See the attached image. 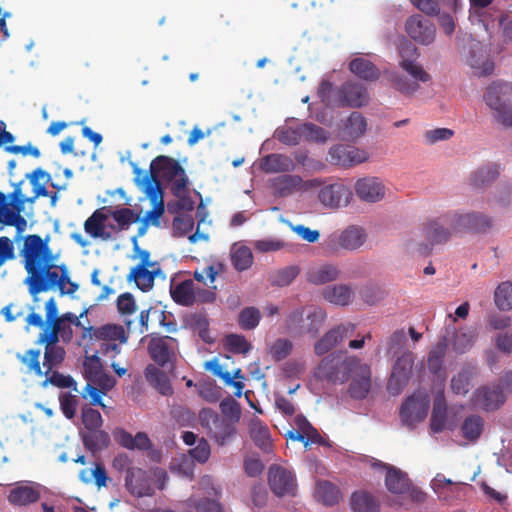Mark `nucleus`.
Returning <instances> with one entry per match:
<instances>
[{
    "label": "nucleus",
    "instance_id": "obj_1",
    "mask_svg": "<svg viewBox=\"0 0 512 512\" xmlns=\"http://www.w3.org/2000/svg\"><path fill=\"white\" fill-rule=\"evenodd\" d=\"M27 272L24 284L29 294L37 300L40 293L59 290L61 295H73L79 285L70 279L66 264H57L56 256L49 247V237L43 239L38 234L23 237L19 252Z\"/></svg>",
    "mask_w": 512,
    "mask_h": 512
},
{
    "label": "nucleus",
    "instance_id": "obj_2",
    "mask_svg": "<svg viewBox=\"0 0 512 512\" xmlns=\"http://www.w3.org/2000/svg\"><path fill=\"white\" fill-rule=\"evenodd\" d=\"M26 178L30 180L33 186V196L26 197L22 192L21 186L24 180L13 183L14 190L6 195L0 191V225L13 226L16 229L14 241H19L22 233L27 228V220L22 216L26 203H33L40 196H48L49 192L45 185L50 181L49 173L41 168L35 169L27 174Z\"/></svg>",
    "mask_w": 512,
    "mask_h": 512
},
{
    "label": "nucleus",
    "instance_id": "obj_3",
    "mask_svg": "<svg viewBox=\"0 0 512 512\" xmlns=\"http://www.w3.org/2000/svg\"><path fill=\"white\" fill-rule=\"evenodd\" d=\"M357 356L346 351L333 352L324 357L316 368L315 376L332 383H344L362 366Z\"/></svg>",
    "mask_w": 512,
    "mask_h": 512
},
{
    "label": "nucleus",
    "instance_id": "obj_4",
    "mask_svg": "<svg viewBox=\"0 0 512 512\" xmlns=\"http://www.w3.org/2000/svg\"><path fill=\"white\" fill-rule=\"evenodd\" d=\"M326 320L325 311L314 305L292 311L286 319L287 330L296 335H309L315 338Z\"/></svg>",
    "mask_w": 512,
    "mask_h": 512
},
{
    "label": "nucleus",
    "instance_id": "obj_5",
    "mask_svg": "<svg viewBox=\"0 0 512 512\" xmlns=\"http://www.w3.org/2000/svg\"><path fill=\"white\" fill-rule=\"evenodd\" d=\"M184 171L177 160L165 155H159L152 160L149 173H144L139 167L134 166L135 182L141 186H149L153 180L160 184L159 177L172 181L177 176L183 175Z\"/></svg>",
    "mask_w": 512,
    "mask_h": 512
},
{
    "label": "nucleus",
    "instance_id": "obj_6",
    "mask_svg": "<svg viewBox=\"0 0 512 512\" xmlns=\"http://www.w3.org/2000/svg\"><path fill=\"white\" fill-rule=\"evenodd\" d=\"M512 84L494 82L484 95L488 107L494 111L498 122L504 126L512 127Z\"/></svg>",
    "mask_w": 512,
    "mask_h": 512
},
{
    "label": "nucleus",
    "instance_id": "obj_7",
    "mask_svg": "<svg viewBox=\"0 0 512 512\" xmlns=\"http://www.w3.org/2000/svg\"><path fill=\"white\" fill-rule=\"evenodd\" d=\"M443 220L454 232L485 233L493 226V219L481 212H449L445 214Z\"/></svg>",
    "mask_w": 512,
    "mask_h": 512
},
{
    "label": "nucleus",
    "instance_id": "obj_8",
    "mask_svg": "<svg viewBox=\"0 0 512 512\" xmlns=\"http://www.w3.org/2000/svg\"><path fill=\"white\" fill-rule=\"evenodd\" d=\"M202 427L208 430V434L217 444L225 445L236 434V425L229 420L221 419L220 416L210 408H204L199 413Z\"/></svg>",
    "mask_w": 512,
    "mask_h": 512
},
{
    "label": "nucleus",
    "instance_id": "obj_9",
    "mask_svg": "<svg viewBox=\"0 0 512 512\" xmlns=\"http://www.w3.org/2000/svg\"><path fill=\"white\" fill-rule=\"evenodd\" d=\"M430 407L428 396L421 394H413L406 398L400 408V419L404 426L413 430L416 425L422 422Z\"/></svg>",
    "mask_w": 512,
    "mask_h": 512
},
{
    "label": "nucleus",
    "instance_id": "obj_10",
    "mask_svg": "<svg viewBox=\"0 0 512 512\" xmlns=\"http://www.w3.org/2000/svg\"><path fill=\"white\" fill-rule=\"evenodd\" d=\"M395 357L396 361L387 383V390L393 396L399 395L408 384L414 363L412 351L404 352Z\"/></svg>",
    "mask_w": 512,
    "mask_h": 512
},
{
    "label": "nucleus",
    "instance_id": "obj_11",
    "mask_svg": "<svg viewBox=\"0 0 512 512\" xmlns=\"http://www.w3.org/2000/svg\"><path fill=\"white\" fill-rule=\"evenodd\" d=\"M334 102L340 107L360 108L368 104L369 94L361 83L346 81L335 91Z\"/></svg>",
    "mask_w": 512,
    "mask_h": 512
},
{
    "label": "nucleus",
    "instance_id": "obj_12",
    "mask_svg": "<svg viewBox=\"0 0 512 512\" xmlns=\"http://www.w3.org/2000/svg\"><path fill=\"white\" fill-rule=\"evenodd\" d=\"M398 52L400 57L399 67L404 72L409 76L420 79L423 83L430 81V74L417 62L420 54L418 48L411 41H402L399 45Z\"/></svg>",
    "mask_w": 512,
    "mask_h": 512
},
{
    "label": "nucleus",
    "instance_id": "obj_13",
    "mask_svg": "<svg viewBox=\"0 0 512 512\" xmlns=\"http://www.w3.org/2000/svg\"><path fill=\"white\" fill-rule=\"evenodd\" d=\"M268 484L276 496L296 495L297 483L294 473L280 465L273 464L269 467Z\"/></svg>",
    "mask_w": 512,
    "mask_h": 512
},
{
    "label": "nucleus",
    "instance_id": "obj_14",
    "mask_svg": "<svg viewBox=\"0 0 512 512\" xmlns=\"http://www.w3.org/2000/svg\"><path fill=\"white\" fill-rule=\"evenodd\" d=\"M178 342L170 336L152 334L148 343L150 358L159 366L164 367L175 356Z\"/></svg>",
    "mask_w": 512,
    "mask_h": 512
},
{
    "label": "nucleus",
    "instance_id": "obj_15",
    "mask_svg": "<svg viewBox=\"0 0 512 512\" xmlns=\"http://www.w3.org/2000/svg\"><path fill=\"white\" fill-rule=\"evenodd\" d=\"M506 402L505 395L495 384L479 386L472 394L474 407L491 412L499 409Z\"/></svg>",
    "mask_w": 512,
    "mask_h": 512
},
{
    "label": "nucleus",
    "instance_id": "obj_16",
    "mask_svg": "<svg viewBox=\"0 0 512 512\" xmlns=\"http://www.w3.org/2000/svg\"><path fill=\"white\" fill-rule=\"evenodd\" d=\"M353 323H341L327 331L314 345L315 354L322 356L340 344L345 338L355 333Z\"/></svg>",
    "mask_w": 512,
    "mask_h": 512
},
{
    "label": "nucleus",
    "instance_id": "obj_17",
    "mask_svg": "<svg viewBox=\"0 0 512 512\" xmlns=\"http://www.w3.org/2000/svg\"><path fill=\"white\" fill-rule=\"evenodd\" d=\"M405 30L411 39L422 45L431 44L436 35L434 24L419 14L412 15L406 20Z\"/></svg>",
    "mask_w": 512,
    "mask_h": 512
},
{
    "label": "nucleus",
    "instance_id": "obj_18",
    "mask_svg": "<svg viewBox=\"0 0 512 512\" xmlns=\"http://www.w3.org/2000/svg\"><path fill=\"white\" fill-rule=\"evenodd\" d=\"M319 185L318 180L304 181L299 175L285 174L272 182L274 192L279 197H288L296 192L307 191Z\"/></svg>",
    "mask_w": 512,
    "mask_h": 512
},
{
    "label": "nucleus",
    "instance_id": "obj_19",
    "mask_svg": "<svg viewBox=\"0 0 512 512\" xmlns=\"http://www.w3.org/2000/svg\"><path fill=\"white\" fill-rule=\"evenodd\" d=\"M125 486L127 490L136 497L151 496L154 493L148 473L139 467L127 469Z\"/></svg>",
    "mask_w": 512,
    "mask_h": 512
},
{
    "label": "nucleus",
    "instance_id": "obj_20",
    "mask_svg": "<svg viewBox=\"0 0 512 512\" xmlns=\"http://www.w3.org/2000/svg\"><path fill=\"white\" fill-rule=\"evenodd\" d=\"M330 163L338 166L348 167L363 163L367 160V153L349 145H335L329 150Z\"/></svg>",
    "mask_w": 512,
    "mask_h": 512
},
{
    "label": "nucleus",
    "instance_id": "obj_21",
    "mask_svg": "<svg viewBox=\"0 0 512 512\" xmlns=\"http://www.w3.org/2000/svg\"><path fill=\"white\" fill-rule=\"evenodd\" d=\"M142 187L151 204L153 205V208L146 213L143 222L145 224L151 222V224L154 226H159V219L165 211L163 199L164 194L161 188V184H158L155 180H153L149 186Z\"/></svg>",
    "mask_w": 512,
    "mask_h": 512
},
{
    "label": "nucleus",
    "instance_id": "obj_22",
    "mask_svg": "<svg viewBox=\"0 0 512 512\" xmlns=\"http://www.w3.org/2000/svg\"><path fill=\"white\" fill-rule=\"evenodd\" d=\"M352 193L342 183H334L323 187L318 195L319 201L326 207L338 208L347 205Z\"/></svg>",
    "mask_w": 512,
    "mask_h": 512
},
{
    "label": "nucleus",
    "instance_id": "obj_23",
    "mask_svg": "<svg viewBox=\"0 0 512 512\" xmlns=\"http://www.w3.org/2000/svg\"><path fill=\"white\" fill-rule=\"evenodd\" d=\"M357 196L366 202L380 201L385 195V187L378 178L367 177L359 179L355 185Z\"/></svg>",
    "mask_w": 512,
    "mask_h": 512
},
{
    "label": "nucleus",
    "instance_id": "obj_24",
    "mask_svg": "<svg viewBox=\"0 0 512 512\" xmlns=\"http://www.w3.org/2000/svg\"><path fill=\"white\" fill-rule=\"evenodd\" d=\"M115 441L128 450L147 451L152 448V442L145 432H138L135 436L125 429L118 428L113 433Z\"/></svg>",
    "mask_w": 512,
    "mask_h": 512
},
{
    "label": "nucleus",
    "instance_id": "obj_25",
    "mask_svg": "<svg viewBox=\"0 0 512 512\" xmlns=\"http://www.w3.org/2000/svg\"><path fill=\"white\" fill-rule=\"evenodd\" d=\"M40 498L37 486L28 483H17L9 492L8 501L12 505L26 506L35 503Z\"/></svg>",
    "mask_w": 512,
    "mask_h": 512
},
{
    "label": "nucleus",
    "instance_id": "obj_26",
    "mask_svg": "<svg viewBox=\"0 0 512 512\" xmlns=\"http://www.w3.org/2000/svg\"><path fill=\"white\" fill-rule=\"evenodd\" d=\"M371 387V371L367 364H363L355 373L349 385V394L353 399H364Z\"/></svg>",
    "mask_w": 512,
    "mask_h": 512
},
{
    "label": "nucleus",
    "instance_id": "obj_27",
    "mask_svg": "<svg viewBox=\"0 0 512 512\" xmlns=\"http://www.w3.org/2000/svg\"><path fill=\"white\" fill-rule=\"evenodd\" d=\"M478 367L471 363H466L461 370L452 377L451 389L457 395H466L470 388L472 380L478 375Z\"/></svg>",
    "mask_w": 512,
    "mask_h": 512
},
{
    "label": "nucleus",
    "instance_id": "obj_28",
    "mask_svg": "<svg viewBox=\"0 0 512 512\" xmlns=\"http://www.w3.org/2000/svg\"><path fill=\"white\" fill-rule=\"evenodd\" d=\"M261 169L265 173H286L295 170L293 159L285 154L272 153L261 159Z\"/></svg>",
    "mask_w": 512,
    "mask_h": 512
},
{
    "label": "nucleus",
    "instance_id": "obj_29",
    "mask_svg": "<svg viewBox=\"0 0 512 512\" xmlns=\"http://www.w3.org/2000/svg\"><path fill=\"white\" fill-rule=\"evenodd\" d=\"M367 240V234L362 227L351 225L338 236L337 244L344 250L354 251L360 248Z\"/></svg>",
    "mask_w": 512,
    "mask_h": 512
},
{
    "label": "nucleus",
    "instance_id": "obj_30",
    "mask_svg": "<svg viewBox=\"0 0 512 512\" xmlns=\"http://www.w3.org/2000/svg\"><path fill=\"white\" fill-rule=\"evenodd\" d=\"M445 214L434 220L428 221L423 227L424 237L432 244H442L449 240L451 232L445 228V225H450L444 222Z\"/></svg>",
    "mask_w": 512,
    "mask_h": 512
},
{
    "label": "nucleus",
    "instance_id": "obj_31",
    "mask_svg": "<svg viewBox=\"0 0 512 512\" xmlns=\"http://www.w3.org/2000/svg\"><path fill=\"white\" fill-rule=\"evenodd\" d=\"M249 434L255 445L265 453L272 452V439L268 427L255 417L249 423Z\"/></svg>",
    "mask_w": 512,
    "mask_h": 512
},
{
    "label": "nucleus",
    "instance_id": "obj_32",
    "mask_svg": "<svg viewBox=\"0 0 512 512\" xmlns=\"http://www.w3.org/2000/svg\"><path fill=\"white\" fill-rule=\"evenodd\" d=\"M87 332L91 337H94L99 341H110L117 343H125L127 341L125 330L120 325L107 324L99 328L90 326L87 328Z\"/></svg>",
    "mask_w": 512,
    "mask_h": 512
},
{
    "label": "nucleus",
    "instance_id": "obj_33",
    "mask_svg": "<svg viewBox=\"0 0 512 512\" xmlns=\"http://www.w3.org/2000/svg\"><path fill=\"white\" fill-rule=\"evenodd\" d=\"M107 219L108 215L102 212L101 209L95 210L84 223L85 232L92 238H101L105 241L111 239V233L105 230V221Z\"/></svg>",
    "mask_w": 512,
    "mask_h": 512
},
{
    "label": "nucleus",
    "instance_id": "obj_34",
    "mask_svg": "<svg viewBox=\"0 0 512 512\" xmlns=\"http://www.w3.org/2000/svg\"><path fill=\"white\" fill-rule=\"evenodd\" d=\"M447 334L453 332L452 347L456 353L463 354L470 350L476 339V332L472 328L464 327L456 330L454 327L446 328Z\"/></svg>",
    "mask_w": 512,
    "mask_h": 512
},
{
    "label": "nucleus",
    "instance_id": "obj_35",
    "mask_svg": "<svg viewBox=\"0 0 512 512\" xmlns=\"http://www.w3.org/2000/svg\"><path fill=\"white\" fill-rule=\"evenodd\" d=\"M83 445L92 453L102 451L110 445V435L101 428L81 432Z\"/></svg>",
    "mask_w": 512,
    "mask_h": 512
},
{
    "label": "nucleus",
    "instance_id": "obj_36",
    "mask_svg": "<svg viewBox=\"0 0 512 512\" xmlns=\"http://www.w3.org/2000/svg\"><path fill=\"white\" fill-rule=\"evenodd\" d=\"M145 377L148 383L153 386L160 394L164 396L171 395L173 392L170 380L167 374L158 367L149 364L145 368Z\"/></svg>",
    "mask_w": 512,
    "mask_h": 512
},
{
    "label": "nucleus",
    "instance_id": "obj_37",
    "mask_svg": "<svg viewBox=\"0 0 512 512\" xmlns=\"http://www.w3.org/2000/svg\"><path fill=\"white\" fill-rule=\"evenodd\" d=\"M349 70L360 79L365 81H376L380 77V70L370 60L357 57L350 61Z\"/></svg>",
    "mask_w": 512,
    "mask_h": 512
},
{
    "label": "nucleus",
    "instance_id": "obj_38",
    "mask_svg": "<svg viewBox=\"0 0 512 512\" xmlns=\"http://www.w3.org/2000/svg\"><path fill=\"white\" fill-rule=\"evenodd\" d=\"M340 276V269L334 264H322L307 272V280L316 285L335 281Z\"/></svg>",
    "mask_w": 512,
    "mask_h": 512
},
{
    "label": "nucleus",
    "instance_id": "obj_39",
    "mask_svg": "<svg viewBox=\"0 0 512 512\" xmlns=\"http://www.w3.org/2000/svg\"><path fill=\"white\" fill-rule=\"evenodd\" d=\"M156 276V270H149L145 268L144 264H138L130 270L127 279L134 281L143 292H147L154 286Z\"/></svg>",
    "mask_w": 512,
    "mask_h": 512
},
{
    "label": "nucleus",
    "instance_id": "obj_40",
    "mask_svg": "<svg viewBox=\"0 0 512 512\" xmlns=\"http://www.w3.org/2000/svg\"><path fill=\"white\" fill-rule=\"evenodd\" d=\"M385 484L387 489L393 494H404L411 486L407 474L395 467H390L387 470Z\"/></svg>",
    "mask_w": 512,
    "mask_h": 512
},
{
    "label": "nucleus",
    "instance_id": "obj_41",
    "mask_svg": "<svg viewBox=\"0 0 512 512\" xmlns=\"http://www.w3.org/2000/svg\"><path fill=\"white\" fill-rule=\"evenodd\" d=\"M172 299L179 305L192 306L195 303V284L188 279L171 287Z\"/></svg>",
    "mask_w": 512,
    "mask_h": 512
},
{
    "label": "nucleus",
    "instance_id": "obj_42",
    "mask_svg": "<svg viewBox=\"0 0 512 512\" xmlns=\"http://www.w3.org/2000/svg\"><path fill=\"white\" fill-rule=\"evenodd\" d=\"M230 256L233 267L239 272L248 270L254 261L251 249L237 243L231 247Z\"/></svg>",
    "mask_w": 512,
    "mask_h": 512
},
{
    "label": "nucleus",
    "instance_id": "obj_43",
    "mask_svg": "<svg viewBox=\"0 0 512 512\" xmlns=\"http://www.w3.org/2000/svg\"><path fill=\"white\" fill-rule=\"evenodd\" d=\"M323 296L330 303L346 306L351 303L354 292L348 285L339 284L327 287L323 291Z\"/></svg>",
    "mask_w": 512,
    "mask_h": 512
},
{
    "label": "nucleus",
    "instance_id": "obj_44",
    "mask_svg": "<svg viewBox=\"0 0 512 512\" xmlns=\"http://www.w3.org/2000/svg\"><path fill=\"white\" fill-rule=\"evenodd\" d=\"M40 355L39 349H29L24 353H17L16 358L26 368L27 373L42 377L46 376V372L40 364Z\"/></svg>",
    "mask_w": 512,
    "mask_h": 512
},
{
    "label": "nucleus",
    "instance_id": "obj_45",
    "mask_svg": "<svg viewBox=\"0 0 512 512\" xmlns=\"http://www.w3.org/2000/svg\"><path fill=\"white\" fill-rule=\"evenodd\" d=\"M393 88L404 95H412L420 88L419 82H422L416 77L410 76L408 78L399 72H391L388 77Z\"/></svg>",
    "mask_w": 512,
    "mask_h": 512
},
{
    "label": "nucleus",
    "instance_id": "obj_46",
    "mask_svg": "<svg viewBox=\"0 0 512 512\" xmlns=\"http://www.w3.org/2000/svg\"><path fill=\"white\" fill-rule=\"evenodd\" d=\"M315 495L326 506H333L341 499L339 488L329 481H319L316 485Z\"/></svg>",
    "mask_w": 512,
    "mask_h": 512
},
{
    "label": "nucleus",
    "instance_id": "obj_47",
    "mask_svg": "<svg viewBox=\"0 0 512 512\" xmlns=\"http://www.w3.org/2000/svg\"><path fill=\"white\" fill-rule=\"evenodd\" d=\"M500 174L496 164H486L478 168L471 176V184L476 188H482L495 181Z\"/></svg>",
    "mask_w": 512,
    "mask_h": 512
},
{
    "label": "nucleus",
    "instance_id": "obj_48",
    "mask_svg": "<svg viewBox=\"0 0 512 512\" xmlns=\"http://www.w3.org/2000/svg\"><path fill=\"white\" fill-rule=\"evenodd\" d=\"M367 129L366 118L357 111L350 114L344 124V134L351 140L364 135Z\"/></svg>",
    "mask_w": 512,
    "mask_h": 512
},
{
    "label": "nucleus",
    "instance_id": "obj_49",
    "mask_svg": "<svg viewBox=\"0 0 512 512\" xmlns=\"http://www.w3.org/2000/svg\"><path fill=\"white\" fill-rule=\"evenodd\" d=\"M65 358L66 350L63 346L44 347L43 368L45 369L46 376L53 369H58L63 364Z\"/></svg>",
    "mask_w": 512,
    "mask_h": 512
},
{
    "label": "nucleus",
    "instance_id": "obj_50",
    "mask_svg": "<svg viewBox=\"0 0 512 512\" xmlns=\"http://www.w3.org/2000/svg\"><path fill=\"white\" fill-rule=\"evenodd\" d=\"M447 347H448V337H447V335H445L438 341L436 346L429 352L427 364H428V368L431 373L438 374L441 371Z\"/></svg>",
    "mask_w": 512,
    "mask_h": 512
},
{
    "label": "nucleus",
    "instance_id": "obj_51",
    "mask_svg": "<svg viewBox=\"0 0 512 512\" xmlns=\"http://www.w3.org/2000/svg\"><path fill=\"white\" fill-rule=\"evenodd\" d=\"M407 351L410 350L407 348V336L405 330L403 328L395 330L386 342L387 356L395 357Z\"/></svg>",
    "mask_w": 512,
    "mask_h": 512
},
{
    "label": "nucleus",
    "instance_id": "obj_52",
    "mask_svg": "<svg viewBox=\"0 0 512 512\" xmlns=\"http://www.w3.org/2000/svg\"><path fill=\"white\" fill-rule=\"evenodd\" d=\"M354 512H378L379 506L372 495L367 492H355L351 497Z\"/></svg>",
    "mask_w": 512,
    "mask_h": 512
},
{
    "label": "nucleus",
    "instance_id": "obj_53",
    "mask_svg": "<svg viewBox=\"0 0 512 512\" xmlns=\"http://www.w3.org/2000/svg\"><path fill=\"white\" fill-rule=\"evenodd\" d=\"M207 369H209L215 376L219 377L225 385L234 387L237 391L235 395L240 397L242 394V390L245 385L242 381L233 380L232 373L223 369V367L218 363L217 360H212L207 363Z\"/></svg>",
    "mask_w": 512,
    "mask_h": 512
},
{
    "label": "nucleus",
    "instance_id": "obj_54",
    "mask_svg": "<svg viewBox=\"0 0 512 512\" xmlns=\"http://www.w3.org/2000/svg\"><path fill=\"white\" fill-rule=\"evenodd\" d=\"M483 424L484 421L481 416H468L461 426L463 437L471 442H475L482 434Z\"/></svg>",
    "mask_w": 512,
    "mask_h": 512
},
{
    "label": "nucleus",
    "instance_id": "obj_55",
    "mask_svg": "<svg viewBox=\"0 0 512 512\" xmlns=\"http://www.w3.org/2000/svg\"><path fill=\"white\" fill-rule=\"evenodd\" d=\"M447 418V406L443 399H435L430 419V428L434 433L444 430Z\"/></svg>",
    "mask_w": 512,
    "mask_h": 512
},
{
    "label": "nucleus",
    "instance_id": "obj_56",
    "mask_svg": "<svg viewBox=\"0 0 512 512\" xmlns=\"http://www.w3.org/2000/svg\"><path fill=\"white\" fill-rule=\"evenodd\" d=\"M109 215L115 220L118 230H126L139 220V215L127 207L110 209Z\"/></svg>",
    "mask_w": 512,
    "mask_h": 512
},
{
    "label": "nucleus",
    "instance_id": "obj_57",
    "mask_svg": "<svg viewBox=\"0 0 512 512\" xmlns=\"http://www.w3.org/2000/svg\"><path fill=\"white\" fill-rule=\"evenodd\" d=\"M494 301L496 306L502 311H509L512 309L511 282L505 281L498 285L494 293Z\"/></svg>",
    "mask_w": 512,
    "mask_h": 512
},
{
    "label": "nucleus",
    "instance_id": "obj_58",
    "mask_svg": "<svg viewBox=\"0 0 512 512\" xmlns=\"http://www.w3.org/2000/svg\"><path fill=\"white\" fill-rule=\"evenodd\" d=\"M296 423L299 429H302L304 437L303 444L307 447L309 444L324 445V439L319 434L316 428H314L305 417L297 416Z\"/></svg>",
    "mask_w": 512,
    "mask_h": 512
},
{
    "label": "nucleus",
    "instance_id": "obj_59",
    "mask_svg": "<svg viewBox=\"0 0 512 512\" xmlns=\"http://www.w3.org/2000/svg\"><path fill=\"white\" fill-rule=\"evenodd\" d=\"M170 182L172 183L171 184L172 194L175 197L182 199V201H181L182 203L181 204L179 203L181 208L192 210L193 203L191 201L184 199L185 195L187 194L188 184H189V180H188L186 173L184 172L183 175L177 176L174 180H172Z\"/></svg>",
    "mask_w": 512,
    "mask_h": 512
},
{
    "label": "nucleus",
    "instance_id": "obj_60",
    "mask_svg": "<svg viewBox=\"0 0 512 512\" xmlns=\"http://www.w3.org/2000/svg\"><path fill=\"white\" fill-rule=\"evenodd\" d=\"M49 384L58 388H71L73 391L78 392L77 383L73 377L59 373L54 369L46 376L41 386L46 388Z\"/></svg>",
    "mask_w": 512,
    "mask_h": 512
},
{
    "label": "nucleus",
    "instance_id": "obj_61",
    "mask_svg": "<svg viewBox=\"0 0 512 512\" xmlns=\"http://www.w3.org/2000/svg\"><path fill=\"white\" fill-rule=\"evenodd\" d=\"M261 320V312L258 308L249 306L243 308L238 315V324L243 330L255 329Z\"/></svg>",
    "mask_w": 512,
    "mask_h": 512
},
{
    "label": "nucleus",
    "instance_id": "obj_62",
    "mask_svg": "<svg viewBox=\"0 0 512 512\" xmlns=\"http://www.w3.org/2000/svg\"><path fill=\"white\" fill-rule=\"evenodd\" d=\"M299 274L296 266H288L275 271L270 276V282L273 286L284 287L289 285Z\"/></svg>",
    "mask_w": 512,
    "mask_h": 512
},
{
    "label": "nucleus",
    "instance_id": "obj_63",
    "mask_svg": "<svg viewBox=\"0 0 512 512\" xmlns=\"http://www.w3.org/2000/svg\"><path fill=\"white\" fill-rule=\"evenodd\" d=\"M276 138L285 145L295 146L302 140L301 125L297 127H281L276 130Z\"/></svg>",
    "mask_w": 512,
    "mask_h": 512
},
{
    "label": "nucleus",
    "instance_id": "obj_64",
    "mask_svg": "<svg viewBox=\"0 0 512 512\" xmlns=\"http://www.w3.org/2000/svg\"><path fill=\"white\" fill-rule=\"evenodd\" d=\"M188 503L196 512H223L222 504L216 499L206 497L200 499L190 498Z\"/></svg>",
    "mask_w": 512,
    "mask_h": 512
}]
</instances>
